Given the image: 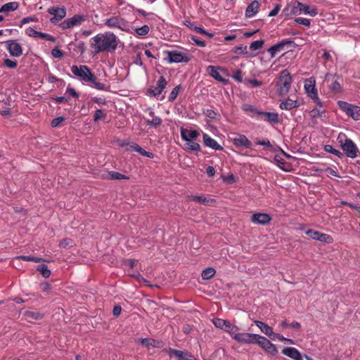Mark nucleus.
<instances>
[{
    "label": "nucleus",
    "instance_id": "nucleus-30",
    "mask_svg": "<svg viewBox=\"0 0 360 360\" xmlns=\"http://www.w3.org/2000/svg\"><path fill=\"white\" fill-rule=\"evenodd\" d=\"M241 108L244 112L248 113L250 116H253L254 115H259L260 113H262V111L259 110L254 105L248 104V103L243 104Z\"/></svg>",
    "mask_w": 360,
    "mask_h": 360
},
{
    "label": "nucleus",
    "instance_id": "nucleus-24",
    "mask_svg": "<svg viewBox=\"0 0 360 360\" xmlns=\"http://www.w3.org/2000/svg\"><path fill=\"white\" fill-rule=\"evenodd\" d=\"M282 14H283L285 16L299 15L301 14V8L297 5V2L296 3V5H288L283 10Z\"/></svg>",
    "mask_w": 360,
    "mask_h": 360
},
{
    "label": "nucleus",
    "instance_id": "nucleus-27",
    "mask_svg": "<svg viewBox=\"0 0 360 360\" xmlns=\"http://www.w3.org/2000/svg\"><path fill=\"white\" fill-rule=\"evenodd\" d=\"M297 5L301 8V13L309 14L311 16H315L318 14V10L316 7L310 8L308 5L297 1Z\"/></svg>",
    "mask_w": 360,
    "mask_h": 360
},
{
    "label": "nucleus",
    "instance_id": "nucleus-14",
    "mask_svg": "<svg viewBox=\"0 0 360 360\" xmlns=\"http://www.w3.org/2000/svg\"><path fill=\"white\" fill-rule=\"evenodd\" d=\"M6 44L7 50L12 56L19 57L22 54V46L17 40H8Z\"/></svg>",
    "mask_w": 360,
    "mask_h": 360
},
{
    "label": "nucleus",
    "instance_id": "nucleus-44",
    "mask_svg": "<svg viewBox=\"0 0 360 360\" xmlns=\"http://www.w3.org/2000/svg\"><path fill=\"white\" fill-rule=\"evenodd\" d=\"M187 142V148L191 150H193V151H200L201 148H200V146L199 143H195V142H193L191 140H190V141H186Z\"/></svg>",
    "mask_w": 360,
    "mask_h": 360
},
{
    "label": "nucleus",
    "instance_id": "nucleus-54",
    "mask_svg": "<svg viewBox=\"0 0 360 360\" xmlns=\"http://www.w3.org/2000/svg\"><path fill=\"white\" fill-rule=\"evenodd\" d=\"M141 342L144 345H151L153 347H156V344L158 343V342L155 340L148 338H142L141 340Z\"/></svg>",
    "mask_w": 360,
    "mask_h": 360
},
{
    "label": "nucleus",
    "instance_id": "nucleus-37",
    "mask_svg": "<svg viewBox=\"0 0 360 360\" xmlns=\"http://www.w3.org/2000/svg\"><path fill=\"white\" fill-rule=\"evenodd\" d=\"M216 273V271L212 267H208L202 271L201 276L203 280H208L212 278Z\"/></svg>",
    "mask_w": 360,
    "mask_h": 360
},
{
    "label": "nucleus",
    "instance_id": "nucleus-5",
    "mask_svg": "<svg viewBox=\"0 0 360 360\" xmlns=\"http://www.w3.org/2000/svg\"><path fill=\"white\" fill-rule=\"evenodd\" d=\"M104 25L110 29H118L122 31L128 30L127 21L119 15H113L106 18Z\"/></svg>",
    "mask_w": 360,
    "mask_h": 360
},
{
    "label": "nucleus",
    "instance_id": "nucleus-50",
    "mask_svg": "<svg viewBox=\"0 0 360 360\" xmlns=\"http://www.w3.org/2000/svg\"><path fill=\"white\" fill-rule=\"evenodd\" d=\"M31 22H38V18L34 16H29L24 18L21 20L20 22V26L22 27L23 25Z\"/></svg>",
    "mask_w": 360,
    "mask_h": 360
},
{
    "label": "nucleus",
    "instance_id": "nucleus-49",
    "mask_svg": "<svg viewBox=\"0 0 360 360\" xmlns=\"http://www.w3.org/2000/svg\"><path fill=\"white\" fill-rule=\"evenodd\" d=\"M295 22L298 24L303 25L307 27H309L311 25L310 20L304 18H297L295 19Z\"/></svg>",
    "mask_w": 360,
    "mask_h": 360
},
{
    "label": "nucleus",
    "instance_id": "nucleus-18",
    "mask_svg": "<svg viewBox=\"0 0 360 360\" xmlns=\"http://www.w3.org/2000/svg\"><path fill=\"white\" fill-rule=\"evenodd\" d=\"M271 219L270 215L265 213H255L252 216L251 221L257 224H266Z\"/></svg>",
    "mask_w": 360,
    "mask_h": 360
},
{
    "label": "nucleus",
    "instance_id": "nucleus-6",
    "mask_svg": "<svg viewBox=\"0 0 360 360\" xmlns=\"http://www.w3.org/2000/svg\"><path fill=\"white\" fill-rule=\"evenodd\" d=\"M338 105L347 115L354 120H360V107L348 103L345 101H339Z\"/></svg>",
    "mask_w": 360,
    "mask_h": 360
},
{
    "label": "nucleus",
    "instance_id": "nucleus-62",
    "mask_svg": "<svg viewBox=\"0 0 360 360\" xmlns=\"http://www.w3.org/2000/svg\"><path fill=\"white\" fill-rule=\"evenodd\" d=\"M280 9H281V5L276 4L275 6V7L274 8V9L269 12V16H270V17L276 16L278 13Z\"/></svg>",
    "mask_w": 360,
    "mask_h": 360
},
{
    "label": "nucleus",
    "instance_id": "nucleus-63",
    "mask_svg": "<svg viewBox=\"0 0 360 360\" xmlns=\"http://www.w3.org/2000/svg\"><path fill=\"white\" fill-rule=\"evenodd\" d=\"M312 116L313 117H322L323 116L325 111L324 110H320L317 108H314L311 110Z\"/></svg>",
    "mask_w": 360,
    "mask_h": 360
},
{
    "label": "nucleus",
    "instance_id": "nucleus-29",
    "mask_svg": "<svg viewBox=\"0 0 360 360\" xmlns=\"http://www.w3.org/2000/svg\"><path fill=\"white\" fill-rule=\"evenodd\" d=\"M18 6L19 4L16 1L5 4L0 8V13L8 14L9 12L17 10Z\"/></svg>",
    "mask_w": 360,
    "mask_h": 360
},
{
    "label": "nucleus",
    "instance_id": "nucleus-23",
    "mask_svg": "<svg viewBox=\"0 0 360 360\" xmlns=\"http://www.w3.org/2000/svg\"><path fill=\"white\" fill-rule=\"evenodd\" d=\"M259 3L258 1H252L247 7L245 10V17L252 18L259 11Z\"/></svg>",
    "mask_w": 360,
    "mask_h": 360
},
{
    "label": "nucleus",
    "instance_id": "nucleus-38",
    "mask_svg": "<svg viewBox=\"0 0 360 360\" xmlns=\"http://www.w3.org/2000/svg\"><path fill=\"white\" fill-rule=\"evenodd\" d=\"M37 270L38 271H39V272L41 274V275H42L44 278H49V277L51 276V271L48 269L47 265L44 264H40V265H39V266L37 267Z\"/></svg>",
    "mask_w": 360,
    "mask_h": 360
},
{
    "label": "nucleus",
    "instance_id": "nucleus-25",
    "mask_svg": "<svg viewBox=\"0 0 360 360\" xmlns=\"http://www.w3.org/2000/svg\"><path fill=\"white\" fill-rule=\"evenodd\" d=\"M219 70V68L214 65H209L207 68V72L211 77L217 81L225 82L226 80L221 76Z\"/></svg>",
    "mask_w": 360,
    "mask_h": 360
},
{
    "label": "nucleus",
    "instance_id": "nucleus-4",
    "mask_svg": "<svg viewBox=\"0 0 360 360\" xmlns=\"http://www.w3.org/2000/svg\"><path fill=\"white\" fill-rule=\"evenodd\" d=\"M164 53L167 55L168 63H188L191 58L189 54L177 50L165 51Z\"/></svg>",
    "mask_w": 360,
    "mask_h": 360
},
{
    "label": "nucleus",
    "instance_id": "nucleus-57",
    "mask_svg": "<svg viewBox=\"0 0 360 360\" xmlns=\"http://www.w3.org/2000/svg\"><path fill=\"white\" fill-rule=\"evenodd\" d=\"M4 65L9 68H15L17 67L18 63L16 60H13L9 58L4 60Z\"/></svg>",
    "mask_w": 360,
    "mask_h": 360
},
{
    "label": "nucleus",
    "instance_id": "nucleus-7",
    "mask_svg": "<svg viewBox=\"0 0 360 360\" xmlns=\"http://www.w3.org/2000/svg\"><path fill=\"white\" fill-rule=\"evenodd\" d=\"M340 142L342 150L347 157L350 158H355L357 157L359 150L356 145L352 139L345 137L344 141L340 140Z\"/></svg>",
    "mask_w": 360,
    "mask_h": 360
},
{
    "label": "nucleus",
    "instance_id": "nucleus-45",
    "mask_svg": "<svg viewBox=\"0 0 360 360\" xmlns=\"http://www.w3.org/2000/svg\"><path fill=\"white\" fill-rule=\"evenodd\" d=\"M227 320H224L219 318H215L212 319V323L214 326L217 328L222 329Z\"/></svg>",
    "mask_w": 360,
    "mask_h": 360
},
{
    "label": "nucleus",
    "instance_id": "nucleus-61",
    "mask_svg": "<svg viewBox=\"0 0 360 360\" xmlns=\"http://www.w3.org/2000/svg\"><path fill=\"white\" fill-rule=\"evenodd\" d=\"M64 120V117H58L51 121V125L52 127H57Z\"/></svg>",
    "mask_w": 360,
    "mask_h": 360
},
{
    "label": "nucleus",
    "instance_id": "nucleus-16",
    "mask_svg": "<svg viewBox=\"0 0 360 360\" xmlns=\"http://www.w3.org/2000/svg\"><path fill=\"white\" fill-rule=\"evenodd\" d=\"M167 84V82L165 78L163 76H161L157 82L156 86L154 89H149L148 90L150 95L153 96H159L160 94H161L162 91L166 87Z\"/></svg>",
    "mask_w": 360,
    "mask_h": 360
},
{
    "label": "nucleus",
    "instance_id": "nucleus-56",
    "mask_svg": "<svg viewBox=\"0 0 360 360\" xmlns=\"http://www.w3.org/2000/svg\"><path fill=\"white\" fill-rule=\"evenodd\" d=\"M274 159L281 169L286 170L283 167V165L285 163L284 160L279 155H276Z\"/></svg>",
    "mask_w": 360,
    "mask_h": 360
},
{
    "label": "nucleus",
    "instance_id": "nucleus-19",
    "mask_svg": "<svg viewBox=\"0 0 360 360\" xmlns=\"http://www.w3.org/2000/svg\"><path fill=\"white\" fill-rule=\"evenodd\" d=\"M300 102L297 100H292L288 98L280 103L279 107L282 110H290L293 108L300 107Z\"/></svg>",
    "mask_w": 360,
    "mask_h": 360
},
{
    "label": "nucleus",
    "instance_id": "nucleus-17",
    "mask_svg": "<svg viewBox=\"0 0 360 360\" xmlns=\"http://www.w3.org/2000/svg\"><path fill=\"white\" fill-rule=\"evenodd\" d=\"M293 41L289 39H284L281 41L274 44L268 49V52L271 54V56L274 58L278 52H280L284 49L285 45H290Z\"/></svg>",
    "mask_w": 360,
    "mask_h": 360
},
{
    "label": "nucleus",
    "instance_id": "nucleus-41",
    "mask_svg": "<svg viewBox=\"0 0 360 360\" xmlns=\"http://www.w3.org/2000/svg\"><path fill=\"white\" fill-rule=\"evenodd\" d=\"M108 175H109L110 179L120 180V179H129L125 175L122 174L120 172H114V171L110 172L108 173Z\"/></svg>",
    "mask_w": 360,
    "mask_h": 360
},
{
    "label": "nucleus",
    "instance_id": "nucleus-22",
    "mask_svg": "<svg viewBox=\"0 0 360 360\" xmlns=\"http://www.w3.org/2000/svg\"><path fill=\"white\" fill-rule=\"evenodd\" d=\"M203 142L206 146L211 148L212 149H214L217 150H223V147L207 134H203Z\"/></svg>",
    "mask_w": 360,
    "mask_h": 360
},
{
    "label": "nucleus",
    "instance_id": "nucleus-32",
    "mask_svg": "<svg viewBox=\"0 0 360 360\" xmlns=\"http://www.w3.org/2000/svg\"><path fill=\"white\" fill-rule=\"evenodd\" d=\"M259 115H263L265 117V120L270 123H278L279 122L278 115L276 112H262Z\"/></svg>",
    "mask_w": 360,
    "mask_h": 360
},
{
    "label": "nucleus",
    "instance_id": "nucleus-9",
    "mask_svg": "<svg viewBox=\"0 0 360 360\" xmlns=\"http://www.w3.org/2000/svg\"><path fill=\"white\" fill-rule=\"evenodd\" d=\"M85 20V16L82 15H75L72 18H68L60 23L59 27L62 30L72 28L81 25Z\"/></svg>",
    "mask_w": 360,
    "mask_h": 360
},
{
    "label": "nucleus",
    "instance_id": "nucleus-12",
    "mask_svg": "<svg viewBox=\"0 0 360 360\" xmlns=\"http://www.w3.org/2000/svg\"><path fill=\"white\" fill-rule=\"evenodd\" d=\"M47 12L53 15L50 19L51 22L53 24H56L66 15V9L64 7L52 6L48 8Z\"/></svg>",
    "mask_w": 360,
    "mask_h": 360
},
{
    "label": "nucleus",
    "instance_id": "nucleus-55",
    "mask_svg": "<svg viewBox=\"0 0 360 360\" xmlns=\"http://www.w3.org/2000/svg\"><path fill=\"white\" fill-rule=\"evenodd\" d=\"M51 54L54 58H61L64 56V53L58 48L53 49L51 51Z\"/></svg>",
    "mask_w": 360,
    "mask_h": 360
},
{
    "label": "nucleus",
    "instance_id": "nucleus-47",
    "mask_svg": "<svg viewBox=\"0 0 360 360\" xmlns=\"http://www.w3.org/2000/svg\"><path fill=\"white\" fill-rule=\"evenodd\" d=\"M38 38H41V39H44L45 40L50 41L52 42H55L56 40L53 36H52L49 34L41 32H39Z\"/></svg>",
    "mask_w": 360,
    "mask_h": 360
},
{
    "label": "nucleus",
    "instance_id": "nucleus-52",
    "mask_svg": "<svg viewBox=\"0 0 360 360\" xmlns=\"http://www.w3.org/2000/svg\"><path fill=\"white\" fill-rule=\"evenodd\" d=\"M136 148H137L136 152L139 153V154H141V155L149 158H153L154 155L152 153L145 150L141 147H136Z\"/></svg>",
    "mask_w": 360,
    "mask_h": 360
},
{
    "label": "nucleus",
    "instance_id": "nucleus-39",
    "mask_svg": "<svg viewBox=\"0 0 360 360\" xmlns=\"http://www.w3.org/2000/svg\"><path fill=\"white\" fill-rule=\"evenodd\" d=\"M324 150H325V151H326L328 153H332V154L338 156L340 158H342L343 157V153H341L340 150L334 148L330 145H326L324 146Z\"/></svg>",
    "mask_w": 360,
    "mask_h": 360
},
{
    "label": "nucleus",
    "instance_id": "nucleus-34",
    "mask_svg": "<svg viewBox=\"0 0 360 360\" xmlns=\"http://www.w3.org/2000/svg\"><path fill=\"white\" fill-rule=\"evenodd\" d=\"M188 199L191 201L197 202L202 205H208L210 202H212V199L207 198L203 195H190L187 196Z\"/></svg>",
    "mask_w": 360,
    "mask_h": 360
},
{
    "label": "nucleus",
    "instance_id": "nucleus-20",
    "mask_svg": "<svg viewBox=\"0 0 360 360\" xmlns=\"http://www.w3.org/2000/svg\"><path fill=\"white\" fill-rule=\"evenodd\" d=\"M181 136L184 141H190L192 139H195L200 136V133L196 130H188L181 128Z\"/></svg>",
    "mask_w": 360,
    "mask_h": 360
},
{
    "label": "nucleus",
    "instance_id": "nucleus-60",
    "mask_svg": "<svg viewBox=\"0 0 360 360\" xmlns=\"http://www.w3.org/2000/svg\"><path fill=\"white\" fill-rule=\"evenodd\" d=\"M232 77L237 81L238 82H243V78H242V71L240 70H237L234 74L233 75Z\"/></svg>",
    "mask_w": 360,
    "mask_h": 360
},
{
    "label": "nucleus",
    "instance_id": "nucleus-21",
    "mask_svg": "<svg viewBox=\"0 0 360 360\" xmlns=\"http://www.w3.org/2000/svg\"><path fill=\"white\" fill-rule=\"evenodd\" d=\"M282 353L294 360H302L300 352L295 347H285Z\"/></svg>",
    "mask_w": 360,
    "mask_h": 360
},
{
    "label": "nucleus",
    "instance_id": "nucleus-40",
    "mask_svg": "<svg viewBox=\"0 0 360 360\" xmlns=\"http://www.w3.org/2000/svg\"><path fill=\"white\" fill-rule=\"evenodd\" d=\"M182 89L183 88H182V86L181 85H177L176 86H175L172 89V91H171V93H170V94H169V96L168 97L169 101H170V102L174 101L176 99V98L177 97L179 91L181 90H182Z\"/></svg>",
    "mask_w": 360,
    "mask_h": 360
},
{
    "label": "nucleus",
    "instance_id": "nucleus-13",
    "mask_svg": "<svg viewBox=\"0 0 360 360\" xmlns=\"http://www.w3.org/2000/svg\"><path fill=\"white\" fill-rule=\"evenodd\" d=\"M306 234L311 239L324 242L326 243H331L333 241V238L330 235L323 233L312 229L307 230L306 231Z\"/></svg>",
    "mask_w": 360,
    "mask_h": 360
},
{
    "label": "nucleus",
    "instance_id": "nucleus-26",
    "mask_svg": "<svg viewBox=\"0 0 360 360\" xmlns=\"http://www.w3.org/2000/svg\"><path fill=\"white\" fill-rule=\"evenodd\" d=\"M255 325L261 330V331L269 338L274 335V333L271 327L260 321H255Z\"/></svg>",
    "mask_w": 360,
    "mask_h": 360
},
{
    "label": "nucleus",
    "instance_id": "nucleus-43",
    "mask_svg": "<svg viewBox=\"0 0 360 360\" xmlns=\"http://www.w3.org/2000/svg\"><path fill=\"white\" fill-rule=\"evenodd\" d=\"M264 44V41L262 39L255 41L250 44V49L251 50H254V51L260 49L262 47Z\"/></svg>",
    "mask_w": 360,
    "mask_h": 360
},
{
    "label": "nucleus",
    "instance_id": "nucleus-35",
    "mask_svg": "<svg viewBox=\"0 0 360 360\" xmlns=\"http://www.w3.org/2000/svg\"><path fill=\"white\" fill-rule=\"evenodd\" d=\"M185 352L177 350L172 348H169L167 349V354L170 357L174 356L177 360H182L184 358V354Z\"/></svg>",
    "mask_w": 360,
    "mask_h": 360
},
{
    "label": "nucleus",
    "instance_id": "nucleus-59",
    "mask_svg": "<svg viewBox=\"0 0 360 360\" xmlns=\"http://www.w3.org/2000/svg\"><path fill=\"white\" fill-rule=\"evenodd\" d=\"M255 143L257 145H259V146H266L267 148H271L272 147V145L271 143V142L269 141V140L268 139H263V140H257Z\"/></svg>",
    "mask_w": 360,
    "mask_h": 360
},
{
    "label": "nucleus",
    "instance_id": "nucleus-11",
    "mask_svg": "<svg viewBox=\"0 0 360 360\" xmlns=\"http://www.w3.org/2000/svg\"><path fill=\"white\" fill-rule=\"evenodd\" d=\"M257 344H258L266 352L274 356L278 353L275 345L271 343L266 338L259 335Z\"/></svg>",
    "mask_w": 360,
    "mask_h": 360
},
{
    "label": "nucleus",
    "instance_id": "nucleus-31",
    "mask_svg": "<svg viewBox=\"0 0 360 360\" xmlns=\"http://www.w3.org/2000/svg\"><path fill=\"white\" fill-rule=\"evenodd\" d=\"M228 333L232 338L235 335L236 332L239 331V328L235 325H232L229 321H226L223 328L221 329Z\"/></svg>",
    "mask_w": 360,
    "mask_h": 360
},
{
    "label": "nucleus",
    "instance_id": "nucleus-15",
    "mask_svg": "<svg viewBox=\"0 0 360 360\" xmlns=\"http://www.w3.org/2000/svg\"><path fill=\"white\" fill-rule=\"evenodd\" d=\"M232 142L236 148H250L252 147L251 141L243 134H238L233 139Z\"/></svg>",
    "mask_w": 360,
    "mask_h": 360
},
{
    "label": "nucleus",
    "instance_id": "nucleus-42",
    "mask_svg": "<svg viewBox=\"0 0 360 360\" xmlns=\"http://www.w3.org/2000/svg\"><path fill=\"white\" fill-rule=\"evenodd\" d=\"M330 89L335 94L340 93L342 91V86L336 80L332 82Z\"/></svg>",
    "mask_w": 360,
    "mask_h": 360
},
{
    "label": "nucleus",
    "instance_id": "nucleus-8",
    "mask_svg": "<svg viewBox=\"0 0 360 360\" xmlns=\"http://www.w3.org/2000/svg\"><path fill=\"white\" fill-rule=\"evenodd\" d=\"M259 335L249 333H240L236 332L235 335L233 336V339L239 343L244 344H257V339Z\"/></svg>",
    "mask_w": 360,
    "mask_h": 360
},
{
    "label": "nucleus",
    "instance_id": "nucleus-36",
    "mask_svg": "<svg viewBox=\"0 0 360 360\" xmlns=\"http://www.w3.org/2000/svg\"><path fill=\"white\" fill-rule=\"evenodd\" d=\"M14 260H24L27 262H40L41 261H44V259L41 257H33V256H24V255H20L16 256L13 259Z\"/></svg>",
    "mask_w": 360,
    "mask_h": 360
},
{
    "label": "nucleus",
    "instance_id": "nucleus-3",
    "mask_svg": "<svg viewBox=\"0 0 360 360\" xmlns=\"http://www.w3.org/2000/svg\"><path fill=\"white\" fill-rule=\"evenodd\" d=\"M292 82V77L287 69L281 71L276 83L278 94L280 96L286 95L290 89Z\"/></svg>",
    "mask_w": 360,
    "mask_h": 360
},
{
    "label": "nucleus",
    "instance_id": "nucleus-48",
    "mask_svg": "<svg viewBox=\"0 0 360 360\" xmlns=\"http://www.w3.org/2000/svg\"><path fill=\"white\" fill-rule=\"evenodd\" d=\"M149 30L150 29L148 25H143L141 27L136 29V32L139 35L143 36L148 33Z\"/></svg>",
    "mask_w": 360,
    "mask_h": 360
},
{
    "label": "nucleus",
    "instance_id": "nucleus-10",
    "mask_svg": "<svg viewBox=\"0 0 360 360\" xmlns=\"http://www.w3.org/2000/svg\"><path fill=\"white\" fill-rule=\"evenodd\" d=\"M304 89L311 99H318V92L316 89V79L315 77H311L307 78L304 82Z\"/></svg>",
    "mask_w": 360,
    "mask_h": 360
},
{
    "label": "nucleus",
    "instance_id": "nucleus-58",
    "mask_svg": "<svg viewBox=\"0 0 360 360\" xmlns=\"http://www.w3.org/2000/svg\"><path fill=\"white\" fill-rule=\"evenodd\" d=\"M191 39L197 46L200 47H205L206 45L204 41L201 40L196 36H191Z\"/></svg>",
    "mask_w": 360,
    "mask_h": 360
},
{
    "label": "nucleus",
    "instance_id": "nucleus-64",
    "mask_svg": "<svg viewBox=\"0 0 360 360\" xmlns=\"http://www.w3.org/2000/svg\"><path fill=\"white\" fill-rule=\"evenodd\" d=\"M205 114L207 117H208L211 119H215L217 117V115L215 111H214L213 110H210V109H207L205 112Z\"/></svg>",
    "mask_w": 360,
    "mask_h": 360
},
{
    "label": "nucleus",
    "instance_id": "nucleus-46",
    "mask_svg": "<svg viewBox=\"0 0 360 360\" xmlns=\"http://www.w3.org/2000/svg\"><path fill=\"white\" fill-rule=\"evenodd\" d=\"M244 82L250 84L252 87H258L262 85V82L256 79H245Z\"/></svg>",
    "mask_w": 360,
    "mask_h": 360
},
{
    "label": "nucleus",
    "instance_id": "nucleus-33",
    "mask_svg": "<svg viewBox=\"0 0 360 360\" xmlns=\"http://www.w3.org/2000/svg\"><path fill=\"white\" fill-rule=\"evenodd\" d=\"M26 319L32 322L33 320H39L44 317V315L38 311H26L24 313Z\"/></svg>",
    "mask_w": 360,
    "mask_h": 360
},
{
    "label": "nucleus",
    "instance_id": "nucleus-2",
    "mask_svg": "<svg viewBox=\"0 0 360 360\" xmlns=\"http://www.w3.org/2000/svg\"><path fill=\"white\" fill-rule=\"evenodd\" d=\"M71 71L72 74L79 78L80 80L84 82L91 83V86L92 87L101 91H109L110 86L97 82L95 75L86 65H72L71 67Z\"/></svg>",
    "mask_w": 360,
    "mask_h": 360
},
{
    "label": "nucleus",
    "instance_id": "nucleus-1",
    "mask_svg": "<svg viewBox=\"0 0 360 360\" xmlns=\"http://www.w3.org/2000/svg\"><path fill=\"white\" fill-rule=\"evenodd\" d=\"M118 39L110 32L100 33L90 39V46L94 49L95 53L113 52L117 46Z\"/></svg>",
    "mask_w": 360,
    "mask_h": 360
},
{
    "label": "nucleus",
    "instance_id": "nucleus-53",
    "mask_svg": "<svg viewBox=\"0 0 360 360\" xmlns=\"http://www.w3.org/2000/svg\"><path fill=\"white\" fill-rule=\"evenodd\" d=\"M39 32L34 30L31 27H30L25 30L26 34L29 37H34V38H38Z\"/></svg>",
    "mask_w": 360,
    "mask_h": 360
},
{
    "label": "nucleus",
    "instance_id": "nucleus-51",
    "mask_svg": "<svg viewBox=\"0 0 360 360\" xmlns=\"http://www.w3.org/2000/svg\"><path fill=\"white\" fill-rule=\"evenodd\" d=\"M105 116V113L103 110H96L94 115V121L98 122L101 119L103 118Z\"/></svg>",
    "mask_w": 360,
    "mask_h": 360
},
{
    "label": "nucleus",
    "instance_id": "nucleus-28",
    "mask_svg": "<svg viewBox=\"0 0 360 360\" xmlns=\"http://www.w3.org/2000/svg\"><path fill=\"white\" fill-rule=\"evenodd\" d=\"M149 115L152 117V120H146V122L148 125L156 128L162 124V119L160 117L155 116V112L153 110H150Z\"/></svg>",
    "mask_w": 360,
    "mask_h": 360
}]
</instances>
